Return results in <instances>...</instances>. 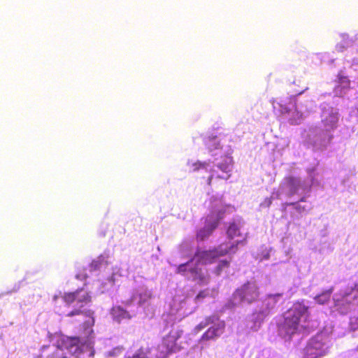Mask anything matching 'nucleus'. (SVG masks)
Wrapping results in <instances>:
<instances>
[{
  "mask_svg": "<svg viewBox=\"0 0 358 358\" xmlns=\"http://www.w3.org/2000/svg\"><path fill=\"white\" fill-rule=\"evenodd\" d=\"M92 266H94V268H96L98 266V264L96 262H94L92 263Z\"/></svg>",
  "mask_w": 358,
  "mask_h": 358,
  "instance_id": "25",
  "label": "nucleus"
},
{
  "mask_svg": "<svg viewBox=\"0 0 358 358\" xmlns=\"http://www.w3.org/2000/svg\"><path fill=\"white\" fill-rule=\"evenodd\" d=\"M222 333L219 327H210L202 336V340L208 341L218 337Z\"/></svg>",
  "mask_w": 358,
  "mask_h": 358,
  "instance_id": "10",
  "label": "nucleus"
},
{
  "mask_svg": "<svg viewBox=\"0 0 358 358\" xmlns=\"http://www.w3.org/2000/svg\"><path fill=\"white\" fill-rule=\"evenodd\" d=\"M230 266V262L228 260H221L215 268V273L217 275H220L223 269L228 268Z\"/></svg>",
  "mask_w": 358,
  "mask_h": 358,
  "instance_id": "19",
  "label": "nucleus"
},
{
  "mask_svg": "<svg viewBox=\"0 0 358 358\" xmlns=\"http://www.w3.org/2000/svg\"><path fill=\"white\" fill-rule=\"evenodd\" d=\"M331 290H328L315 297L316 301L320 304H324L330 300Z\"/></svg>",
  "mask_w": 358,
  "mask_h": 358,
  "instance_id": "17",
  "label": "nucleus"
},
{
  "mask_svg": "<svg viewBox=\"0 0 358 358\" xmlns=\"http://www.w3.org/2000/svg\"><path fill=\"white\" fill-rule=\"evenodd\" d=\"M217 255L215 250H198L194 256V259L196 260L199 264H206L213 262L215 259H217Z\"/></svg>",
  "mask_w": 358,
  "mask_h": 358,
  "instance_id": "8",
  "label": "nucleus"
},
{
  "mask_svg": "<svg viewBox=\"0 0 358 358\" xmlns=\"http://www.w3.org/2000/svg\"><path fill=\"white\" fill-rule=\"evenodd\" d=\"M284 321L281 329L287 334L293 335L299 331H306L308 327L303 324L309 321L310 312L308 306L303 301H296L284 313Z\"/></svg>",
  "mask_w": 358,
  "mask_h": 358,
  "instance_id": "2",
  "label": "nucleus"
},
{
  "mask_svg": "<svg viewBox=\"0 0 358 358\" xmlns=\"http://www.w3.org/2000/svg\"><path fill=\"white\" fill-rule=\"evenodd\" d=\"M357 290H358V287H357Z\"/></svg>",
  "mask_w": 358,
  "mask_h": 358,
  "instance_id": "26",
  "label": "nucleus"
},
{
  "mask_svg": "<svg viewBox=\"0 0 358 358\" xmlns=\"http://www.w3.org/2000/svg\"><path fill=\"white\" fill-rule=\"evenodd\" d=\"M318 355L317 350L311 345H308L305 348L304 358H317Z\"/></svg>",
  "mask_w": 358,
  "mask_h": 358,
  "instance_id": "15",
  "label": "nucleus"
},
{
  "mask_svg": "<svg viewBox=\"0 0 358 358\" xmlns=\"http://www.w3.org/2000/svg\"><path fill=\"white\" fill-rule=\"evenodd\" d=\"M124 358H149V357L143 349H139L132 355L125 356Z\"/></svg>",
  "mask_w": 358,
  "mask_h": 358,
  "instance_id": "22",
  "label": "nucleus"
},
{
  "mask_svg": "<svg viewBox=\"0 0 358 358\" xmlns=\"http://www.w3.org/2000/svg\"><path fill=\"white\" fill-rule=\"evenodd\" d=\"M112 313L115 317L121 318V319L131 317L129 312H127L126 310H124V308H122V307H120L119 306L113 307L112 308Z\"/></svg>",
  "mask_w": 358,
  "mask_h": 358,
  "instance_id": "14",
  "label": "nucleus"
},
{
  "mask_svg": "<svg viewBox=\"0 0 358 358\" xmlns=\"http://www.w3.org/2000/svg\"><path fill=\"white\" fill-rule=\"evenodd\" d=\"M193 259H192L190 261L187 262V263L181 264H180L177 268H176V273L178 274H180L184 276H188L189 269L190 268H188L189 262H192Z\"/></svg>",
  "mask_w": 358,
  "mask_h": 358,
  "instance_id": "18",
  "label": "nucleus"
},
{
  "mask_svg": "<svg viewBox=\"0 0 358 358\" xmlns=\"http://www.w3.org/2000/svg\"><path fill=\"white\" fill-rule=\"evenodd\" d=\"M180 337V334L178 331H171L163 338L162 343L158 345L162 357H166L179 350L177 341Z\"/></svg>",
  "mask_w": 358,
  "mask_h": 358,
  "instance_id": "3",
  "label": "nucleus"
},
{
  "mask_svg": "<svg viewBox=\"0 0 358 358\" xmlns=\"http://www.w3.org/2000/svg\"><path fill=\"white\" fill-rule=\"evenodd\" d=\"M63 301L69 306L76 303L75 308L66 314L67 317L84 315L89 319L83 325L79 336H61L55 343L43 345L40 353L36 358H69L70 355L80 354L85 346H90L94 338L93 327L95 323L94 312L92 310H83L84 306L92 301L90 292L83 288L74 292H65L62 296Z\"/></svg>",
  "mask_w": 358,
  "mask_h": 358,
  "instance_id": "1",
  "label": "nucleus"
},
{
  "mask_svg": "<svg viewBox=\"0 0 358 358\" xmlns=\"http://www.w3.org/2000/svg\"><path fill=\"white\" fill-rule=\"evenodd\" d=\"M245 241V238H243L242 241H236L230 244L222 243L214 248V250H215L218 258L229 254H234L238 250V245L244 243Z\"/></svg>",
  "mask_w": 358,
  "mask_h": 358,
  "instance_id": "6",
  "label": "nucleus"
},
{
  "mask_svg": "<svg viewBox=\"0 0 358 358\" xmlns=\"http://www.w3.org/2000/svg\"><path fill=\"white\" fill-rule=\"evenodd\" d=\"M189 278L199 285H207L209 282V276L202 272L201 268L192 267L189 269Z\"/></svg>",
  "mask_w": 358,
  "mask_h": 358,
  "instance_id": "9",
  "label": "nucleus"
},
{
  "mask_svg": "<svg viewBox=\"0 0 358 358\" xmlns=\"http://www.w3.org/2000/svg\"><path fill=\"white\" fill-rule=\"evenodd\" d=\"M338 122V117L334 114H330L327 117L323 120V123L327 130H331L336 127Z\"/></svg>",
  "mask_w": 358,
  "mask_h": 358,
  "instance_id": "13",
  "label": "nucleus"
},
{
  "mask_svg": "<svg viewBox=\"0 0 358 358\" xmlns=\"http://www.w3.org/2000/svg\"><path fill=\"white\" fill-rule=\"evenodd\" d=\"M227 235L229 239L233 240L236 237H239L241 236L240 232L239 227L238 225L233 222L231 223L227 230Z\"/></svg>",
  "mask_w": 358,
  "mask_h": 358,
  "instance_id": "12",
  "label": "nucleus"
},
{
  "mask_svg": "<svg viewBox=\"0 0 358 358\" xmlns=\"http://www.w3.org/2000/svg\"><path fill=\"white\" fill-rule=\"evenodd\" d=\"M208 296V292L206 290H201L199 292V294L196 296L195 300L198 301L201 299H204Z\"/></svg>",
  "mask_w": 358,
  "mask_h": 358,
  "instance_id": "23",
  "label": "nucleus"
},
{
  "mask_svg": "<svg viewBox=\"0 0 358 358\" xmlns=\"http://www.w3.org/2000/svg\"><path fill=\"white\" fill-rule=\"evenodd\" d=\"M232 159L229 157H225L224 163L217 165V169L211 170V173L208 178L207 184L211 185L213 178L227 180L231 176Z\"/></svg>",
  "mask_w": 358,
  "mask_h": 358,
  "instance_id": "4",
  "label": "nucleus"
},
{
  "mask_svg": "<svg viewBox=\"0 0 358 358\" xmlns=\"http://www.w3.org/2000/svg\"><path fill=\"white\" fill-rule=\"evenodd\" d=\"M225 208L222 206L217 210H213L211 214L208 216L209 221L205 227L211 234L217 227L219 222L223 218Z\"/></svg>",
  "mask_w": 358,
  "mask_h": 358,
  "instance_id": "7",
  "label": "nucleus"
},
{
  "mask_svg": "<svg viewBox=\"0 0 358 358\" xmlns=\"http://www.w3.org/2000/svg\"><path fill=\"white\" fill-rule=\"evenodd\" d=\"M211 233L209 230L205 227L203 229H200L196 234V240L199 241H203L206 238H208L210 236Z\"/></svg>",
  "mask_w": 358,
  "mask_h": 358,
  "instance_id": "20",
  "label": "nucleus"
},
{
  "mask_svg": "<svg viewBox=\"0 0 358 358\" xmlns=\"http://www.w3.org/2000/svg\"><path fill=\"white\" fill-rule=\"evenodd\" d=\"M338 83L340 84V85L345 89V90H349L350 89V80L348 78V76H345L344 75H343L341 73H339L338 74Z\"/></svg>",
  "mask_w": 358,
  "mask_h": 358,
  "instance_id": "16",
  "label": "nucleus"
},
{
  "mask_svg": "<svg viewBox=\"0 0 358 358\" xmlns=\"http://www.w3.org/2000/svg\"><path fill=\"white\" fill-rule=\"evenodd\" d=\"M235 296H238L242 301L252 303L259 297L258 287L255 284L245 283L236 292Z\"/></svg>",
  "mask_w": 358,
  "mask_h": 358,
  "instance_id": "5",
  "label": "nucleus"
},
{
  "mask_svg": "<svg viewBox=\"0 0 358 358\" xmlns=\"http://www.w3.org/2000/svg\"><path fill=\"white\" fill-rule=\"evenodd\" d=\"M280 296H281V294H270V295H268V299L272 300V301L275 304V303H277V298L279 297Z\"/></svg>",
  "mask_w": 358,
  "mask_h": 358,
  "instance_id": "24",
  "label": "nucleus"
},
{
  "mask_svg": "<svg viewBox=\"0 0 358 358\" xmlns=\"http://www.w3.org/2000/svg\"><path fill=\"white\" fill-rule=\"evenodd\" d=\"M290 191L293 193L296 192L301 186L300 179L294 176H287L285 178Z\"/></svg>",
  "mask_w": 358,
  "mask_h": 358,
  "instance_id": "11",
  "label": "nucleus"
},
{
  "mask_svg": "<svg viewBox=\"0 0 358 358\" xmlns=\"http://www.w3.org/2000/svg\"><path fill=\"white\" fill-rule=\"evenodd\" d=\"M208 164L206 162H196L190 164V169L192 171H198L201 169H208Z\"/></svg>",
  "mask_w": 358,
  "mask_h": 358,
  "instance_id": "21",
  "label": "nucleus"
}]
</instances>
